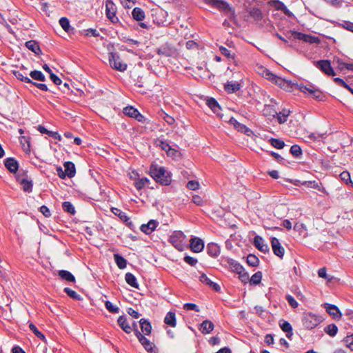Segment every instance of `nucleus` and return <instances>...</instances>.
<instances>
[{
	"mask_svg": "<svg viewBox=\"0 0 353 353\" xmlns=\"http://www.w3.org/2000/svg\"><path fill=\"white\" fill-rule=\"evenodd\" d=\"M150 176L161 185H168L171 183V176L163 167L152 164L150 169Z\"/></svg>",
	"mask_w": 353,
	"mask_h": 353,
	"instance_id": "obj_1",
	"label": "nucleus"
},
{
	"mask_svg": "<svg viewBox=\"0 0 353 353\" xmlns=\"http://www.w3.org/2000/svg\"><path fill=\"white\" fill-rule=\"evenodd\" d=\"M261 69L263 70L262 74L263 77H265L267 79L274 82L283 90L291 91L294 86L297 88L296 85H299L298 83H292L290 81L274 75L270 70L265 68H261Z\"/></svg>",
	"mask_w": 353,
	"mask_h": 353,
	"instance_id": "obj_2",
	"label": "nucleus"
},
{
	"mask_svg": "<svg viewBox=\"0 0 353 353\" xmlns=\"http://www.w3.org/2000/svg\"><path fill=\"white\" fill-rule=\"evenodd\" d=\"M296 86L297 89L300 91L312 95L313 98L319 101L323 100L324 97L321 91L312 84L308 83L307 85H304L303 83H300L299 85H296Z\"/></svg>",
	"mask_w": 353,
	"mask_h": 353,
	"instance_id": "obj_3",
	"label": "nucleus"
},
{
	"mask_svg": "<svg viewBox=\"0 0 353 353\" xmlns=\"http://www.w3.org/2000/svg\"><path fill=\"white\" fill-rule=\"evenodd\" d=\"M185 236L181 231H175L170 236V243L178 250L182 251L185 247Z\"/></svg>",
	"mask_w": 353,
	"mask_h": 353,
	"instance_id": "obj_4",
	"label": "nucleus"
},
{
	"mask_svg": "<svg viewBox=\"0 0 353 353\" xmlns=\"http://www.w3.org/2000/svg\"><path fill=\"white\" fill-rule=\"evenodd\" d=\"M323 319L321 316L312 313H306L303 317V324L306 329L312 330L318 326Z\"/></svg>",
	"mask_w": 353,
	"mask_h": 353,
	"instance_id": "obj_5",
	"label": "nucleus"
},
{
	"mask_svg": "<svg viewBox=\"0 0 353 353\" xmlns=\"http://www.w3.org/2000/svg\"><path fill=\"white\" fill-rule=\"evenodd\" d=\"M204 3L219 9L220 11L225 12L226 13L234 15V12L230 8V5L223 0H203Z\"/></svg>",
	"mask_w": 353,
	"mask_h": 353,
	"instance_id": "obj_6",
	"label": "nucleus"
},
{
	"mask_svg": "<svg viewBox=\"0 0 353 353\" xmlns=\"http://www.w3.org/2000/svg\"><path fill=\"white\" fill-rule=\"evenodd\" d=\"M109 63L112 68L124 72L127 69V64L123 63L121 57L117 53L111 52L109 54Z\"/></svg>",
	"mask_w": 353,
	"mask_h": 353,
	"instance_id": "obj_7",
	"label": "nucleus"
},
{
	"mask_svg": "<svg viewBox=\"0 0 353 353\" xmlns=\"http://www.w3.org/2000/svg\"><path fill=\"white\" fill-rule=\"evenodd\" d=\"M132 325L135 327V334L138 338L139 342L141 343V345L143 346V347L148 352L152 353L153 351V344L148 339L143 336L140 332H139V330H137V324L136 322H133Z\"/></svg>",
	"mask_w": 353,
	"mask_h": 353,
	"instance_id": "obj_8",
	"label": "nucleus"
},
{
	"mask_svg": "<svg viewBox=\"0 0 353 353\" xmlns=\"http://www.w3.org/2000/svg\"><path fill=\"white\" fill-rule=\"evenodd\" d=\"M116 6L112 0H106L105 1V14L106 17L112 23L119 21L118 17L116 16Z\"/></svg>",
	"mask_w": 353,
	"mask_h": 353,
	"instance_id": "obj_9",
	"label": "nucleus"
},
{
	"mask_svg": "<svg viewBox=\"0 0 353 353\" xmlns=\"http://www.w3.org/2000/svg\"><path fill=\"white\" fill-rule=\"evenodd\" d=\"M315 65L328 76H334L336 74L331 66L330 61L328 60L318 61L315 63Z\"/></svg>",
	"mask_w": 353,
	"mask_h": 353,
	"instance_id": "obj_10",
	"label": "nucleus"
},
{
	"mask_svg": "<svg viewBox=\"0 0 353 353\" xmlns=\"http://www.w3.org/2000/svg\"><path fill=\"white\" fill-rule=\"evenodd\" d=\"M271 245L274 254L282 259L285 253V250L281 246L279 240L276 237H272L271 239Z\"/></svg>",
	"mask_w": 353,
	"mask_h": 353,
	"instance_id": "obj_11",
	"label": "nucleus"
},
{
	"mask_svg": "<svg viewBox=\"0 0 353 353\" xmlns=\"http://www.w3.org/2000/svg\"><path fill=\"white\" fill-rule=\"evenodd\" d=\"M176 52V49L168 43L161 46L157 50L159 55L167 57H173L175 55Z\"/></svg>",
	"mask_w": 353,
	"mask_h": 353,
	"instance_id": "obj_12",
	"label": "nucleus"
},
{
	"mask_svg": "<svg viewBox=\"0 0 353 353\" xmlns=\"http://www.w3.org/2000/svg\"><path fill=\"white\" fill-rule=\"evenodd\" d=\"M159 225V222L156 220H150L146 224H142L140 227L141 232L145 234H150Z\"/></svg>",
	"mask_w": 353,
	"mask_h": 353,
	"instance_id": "obj_13",
	"label": "nucleus"
},
{
	"mask_svg": "<svg viewBox=\"0 0 353 353\" xmlns=\"http://www.w3.org/2000/svg\"><path fill=\"white\" fill-rule=\"evenodd\" d=\"M323 307L326 310L327 312L332 316L334 319L336 320L341 319V313L335 305L324 303Z\"/></svg>",
	"mask_w": 353,
	"mask_h": 353,
	"instance_id": "obj_14",
	"label": "nucleus"
},
{
	"mask_svg": "<svg viewBox=\"0 0 353 353\" xmlns=\"http://www.w3.org/2000/svg\"><path fill=\"white\" fill-rule=\"evenodd\" d=\"M17 181L22 185V188L23 191L27 192H30L32 190V181L31 180H28V179L24 176H21L18 174L17 176Z\"/></svg>",
	"mask_w": 353,
	"mask_h": 353,
	"instance_id": "obj_15",
	"label": "nucleus"
},
{
	"mask_svg": "<svg viewBox=\"0 0 353 353\" xmlns=\"http://www.w3.org/2000/svg\"><path fill=\"white\" fill-rule=\"evenodd\" d=\"M254 246L261 252L263 253H266L269 252V247L267 243H265L263 239L260 236H256L254 238Z\"/></svg>",
	"mask_w": 353,
	"mask_h": 353,
	"instance_id": "obj_16",
	"label": "nucleus"
},
{
	"mask_svg": "<svg viewBox=\"0 0 353 353\" xmlns=\"http://www.w3.org/2000/svg\"><path fill=\"white\" fill-rule=\"evenodd\" d=\"M190 248L194 252H200L204 248V243L202 239L194 237L190 240Z\"/></svg>",
	"mask_w": 353,
	"mask_h": 353,
	"instance_id": "obj_17",
	"label": "nucleus"
},
{
	"mask_svg": "<svg viewBox=\"0 0 353 353\" xmlns=\"http://www.w3.org/2000/svg\"><path fill=\"white\" fill-rule=\"evenodd\" d=\"M199 281L210 286V288H212L214 290H215L216 292H219L220 290H221V288L219 286V284H217L216 283H214L213 281H211V279L210 278L208 277V276L204 274V273H202L200 276H199Z\"/></svg>",
	"mask_w": 353,
	"mask_h": 353,
	"instance_id": "obj_18",
	"label": "nucleus"
},
{
	"mask_svg": "<svg viewBox=\"0 0 353 353\" xmlns=\"http://www.w3.org/2000/svg\"><path fill=\"white\" fill-rule=\"evenodd\" d=\"M207 105L214 112V113L219 117H222V114H221V108L218 102L214 98L208 99Z\"/></svg>",
	"mask_w": 353,
	"mask_h": 353,
	"instance_id": "obj_19",
	"label": "nucleus"
},
{
	"mask_svg": "<svg viewBox=\"0 0 353 353\" xmlns=\"http://www.w3.org/2000/svg\"><path fill=\"white\" fill-rule=\"evenodd\" d=\"M6 168L11 172L15 173L19 168L18 162L14 158H7L4 161Z\"/></svg>",
	"mask_w": 353,
	"mask_h": 353,
	"instance_id": "obj_20",
	"label": "nucleus"
},
{
	"mask_svg": "<svg viewBox=\"0 0 353 353\" xmlns=\"http://www.w3.org/2000/svg\"><path fill=\"white\" fill-rule=\"evenodd\" d=\"M119 325L121 328L126 333H130L133 329L134 330L135 327L133 326V328L129 325L127 321L126 317L124 316H121L119 317L117 320Z\"/></svg>",
	"mask_w": 353,
	"mask_h": 353,
	"instance_id": "obj_21",
	"label": "nucleus"
},
{
	"mask_svg": "<svg viewBox=\"0 0 353 353\" xmlns=\"http://www.w3.org/2000/svg\"><path fill=\"white\" fill-rule=\"evenodd\" d=\"M214 323L209 321V320H205L201 323L199 330L203 334H209L214 330Z\"/></svg>",
	"mask_w": 353,
	"mask_h": 353,
	"instance_id": "obj_22",
	"label": "nucleus"
},
{
	"mask_svg": "<svg viewBox=\"0 0 353 353\" xmlns=\"http://www.w3.org/2000/svg\"><path fill=\"white\" fill-rule=\"evenodd\" d=\"M302 185H304L307 188L316 189L320 192H325V188L322 186L321 183L316 181H305L301 183Z\"/></svg>",
	"mask_w": 353,
	"mask_h": 353,
	"instance_id": "obj_23",
	"label": "nucleus"
},
{
	"mask_svg": "<svg viewBox=\"0 0 353 353\" xmlns=\"http://www.w3.org/2000/svg\"><path fill=\"white\" fill-rule=\"evenodd\" d=\"M207 251L210 256L216 257L220 254V248L216 243H210L207 246Z\"/></svg>",
	"mask_w": 353,
	"mask_h": 353,
	"instance_id": "obj_24",
	"label": "nucleus"
},
{
	"mask_svg": "<svg viewBox=\"0 0 353 353\" xmlns=\"http://www.w3.org/2000/svg\"><path fill=\"white\" fill-rule=\"evenodd\" d=\"M241 85L236 81L228 82L224 85V89L228 93H234L239 90Z\"/></svg>",
	"mask_w": 353,
	"mask_h": 353,
	"instance_id": "obj_25",
	"label": "nucleus"
},
{
	"mask_svg": "<svg viewBox=\"0 0 353 353\" xmlns=\"http://www.w3.org/2000/svg\"><path fill=\"white\" fill-rule=\"evenodd\" d=\"M159 145L161 148L162 150H165L167 154L170 156H175L177 153V151L170 145L168 143L165 141L160 140L159 143Z\"/></svg>",
	"mask_w": 353,
	"mask_h": 353,
	"instance_id": "obj_26",
	"label": "nucleus"
},
{
	"mask_svg": "<svg viewBox=\"0 0 353 353\" xmlns=\"http://www.w3.org/2000/svg\"><path fill=\"white\" fill-rule=\"evenodd\" d=\"M63 166L68 177L72 178L75 175L76 169L74 164L72 162L66 161L64 163Z\"/></svg>",
	"mask_w": 353,
	"mask_h": 353,
	"instance_id": "obj_27",
	"label": "nucleus"
},
{
	"mask_svg": "<svg viewBox=\"0 0 353 353\" xmlns=\"http://www.w3.org/2000/svg\"><path fill=\"white\" fill-rule=\"evenodd\" d=\"M293 34H295L297 35V38L300 40H303L305 42H309L310 43H316L317 41H319V39L318 38L315 37H312L311 35H309V34H303V33H300V32H293Z\"/></svg>",
	"mask_w": 353,
	"mask_h": 353,
	"instance_id": "obj_28",
	"label": "nucleus"
},
{
	"mask_svg": "<svg viewBox=\"0 0 353 353\" xmlns=\"http://www.w3.org/2000/svg\"><path fill=\"white\" fill-rule=\"evenodd\" d=\"M164 323L171 327H174L176 325L175 313L173 312H168L164 318Z\"/></svg>",
	"mask_w": 353,
	"mask_h": 353,
	"instance_id": "obj_29",
	"label": "nucleus"
},
{
	"mask_svg": "<svg viewBox=\"0 0 353 353\" xmlns=\"http://www.w3.org/2000/svg\"><path fill=\"white\" fill-rule=\"evenodd\" d=\"M125 279L128 285L134 288L139 289V285L137 282V278L133 274L130 272L126 273L125 276Z\"/></svg>",
	"mask_w": 353,
	"mask_h": 353,
	"instance_id": "obj_30",
	"label": "nucleus"
},
{
	"mask_svg": "<svg viewBox=\"0 0 353 353\" xmlns=\"http://www.w3.org/2000/svg\"><path fill=\"white\" fill-rule=\"evenodd\" d=\"M139 323L142 332L145 335H149L152 330L150 323L144 319H141L139 321Z\"/></svg>",
	"mask_w": 353,
	"mask_h": 353,
	"instance_id": "obj_31",
	"label": "nucleus"
},
{
	"mask_svg": "<svg viewBox=\"0 0 353 353\" xmlns=\"http://www.w3.org/2000/svg\"><path fill=\"white\" fill-rule=\"evenodd\" d=\"M290 114V110H288V109H283L281 111H280L279 112H277V114H276V116L279 123L281 124V123H284L285 122H286Z\"/></svg>",
	"mask_w": 353,
	"mask_h": 353,
	"instance_id": "obj_32",
	"label": "nucleus"
},
{
	"mask_svg": "<svg viewBox=\"0 0 353 353\" xmlns=\"http://www.w3.org/2000/svg\"><path fill=\"white\" fill-rule=\"evenodd\" d=\"M250 17H252L254 21L258 22L263 19V14L260 9L253 8L249 12Z\"/></svg>",
	"mask_w": 353,
	"mask_h": 353,
	"instance_id": "obj_33",
	"label": "nucleus"
},
{
	"mask_svg": "<svg viewBox=\"0 0 353 353\" xmlns=\"http://www.w3.org/2000/svg\"><path fill=\"white\" fill-rule=\"evenodd\" d=\"M26 46L28 49H29L36 54H39L41 52L38 43H37L35 41L31 40L27 41L26 43Z\"/></svg>",
	"mask_w": 353,
	"mask_h": 353,
	"instance_id": "obj_34",
	"label": "nucleus"
},
{
	"mask_svg": "<svg viewBox=\"0 0 353 353\" xmlns=\"http://www.w3.org/2000/svg\"><path fill=\"white\" fill-rule=\"evenodd\" d=\"M59 276L63 280H65L69 282H74L75 278L74 275L67 270H60L59 272Z\"/></svg>",
	"mask_w": 353,
	"mask_h": 353,
	"instance_id": "obj_35",
	"label": "nucleus"
},
{
	"mask_svg": "<svg viewBox=\"0 0 353 353\" xmlns=\"http://www.w3.org/2000/svg\"><path fill=\"white\" fill-rule=\"evenodd\" d=\"M133 18L137 21H142L145 18V13L140 8H134L132 12Z\"/></svg>",
	"mask_w": 353,
	"mask_h": 353,
	"instance_id": "obj_36",
	"label": "nucleus"
},
{
	"mask_svg": "<svg viewBox=\"0 0 353 353\" xmlns=\"http://www.w3.org/2000/svg\"><path fill=\"white\" fill-rule=\"evenodd\" d=\"M114 261L119 269H124L127 265V261L119 254L114 255Z\"/></svg>",
	"mask_w": 353,
	"mask_h": 353,
	"instance_id": "obj_37",
	"label": "nucleus"
},
{
	"mask_svg": "<svg viewBox=\"0 0 353 353\" xmlns=\"http://www.w3.org/2000/svg\"><path fill=\"white\" fill-rule=\"evenodd\" d=\"M324 331L329 336L334 337L336 335V334L338 332V327L335 324L332 323V324L327 325L324 328Z\"/></svg>",
	"mask_w": 353,
	"mask_h": 353,
	"instance_id": "obj_38",
	"label": "nucleus"
},
{
	"mask_svg": "<svg viewBox=\"0 0 353 353\" xmlns=\"http://www.w3.org/2000/svg\"><path fill=\"white\" fill-rule=\"evenodd\" d=\"M229 265H230L231 270L237 274L241 273V272H243V270H244V268H243V266L240 263H239L238 262H236L234 260H231L229 262Z\"/></svg>",
	"mask_w": 353,
	"mask_h": 353,
	"instance_id": "obj_39",
	"label": "nucleus"
},
{
	"mask_svg": "<svg viewBox=\"0 0 353 353\" xmlns=\"http://www.w3.org/2000/svg\"><path fill=\"white\" fill-rule=\"evenodd\" d=\"M14 74L17 79L21 81L28 83H32V80L27 77L26 74H23L20 70L14 71Z\"/></svg>",
	"mask_w": 353,
	"mask_h": 353,
	"instance_id": "obj_40",
	"label": "nucleus"
},
{
	"mask_svg": "<svg viewBox=\"0 0 353 353\" xmlns=\"http://www.w3.org/2000/svg\"><path fill=\"white\" fill-rule=\"evenodd\" d=\"M30 76L34 80L40 81H46L45 75L41 71L39 70L31 71L30 73Z\"/></svg>",
	"mask_w": 353,
	"mask_h": 353,
	"instance_id": "obj_41",
	"label": "nucleus"
},
{
	"mask_svg": "<svg viewBox=\"0 0 353 353\" xmlns=\"http://www.w3.org/2000/svg\"><path fill=\"white\" fill-rule=\"evenodd\" d=\"M29 328L38 338L44 342L46 341V339L44 334L39 331L37 327L32 323H29Z\"/></svg>",
	"mask_w": 353,
	"mask_h": 353,
	"instance_id": "obj_42",
	"label": "nucleus"
},
{
	"mask_svg": "<svg viewBox=\"0 0 353 353\" xmlns=\"http://www.w3.org/2000/svg\"><path fill=\"white\" fill-rule=\"evenodd\" d=\"M262 279V273L260 271L254 273L250 279L251 285H258L261 283Z\"/></svg>",
	"mask_w": 353,
	"mask_h": 353,
	"instance_id": "obj_43",
	"label": "nucleus"
},
{
	"mask_svg": "<svg viewBox=\"0 0 353 353\" xmlns=\"http://www.w3.org/2000/svg\"><path fill=\"white\" fill-rule=\"evenodd\" d=\"M263 114L265 116L275 117L277 112L274 109L272 105H265L263 110Z\"/></svg>",
	"mask_w": 353,
	"mask_h": 353,
	"instance_id": "obj_44",
	"label": "nucleus"
},
{
	"mask_svg": "<svg viewBox=\"0 0 353 353\" xmlns=\"http://www.w3.org/2000/svg\"><path fill=\"white\" fill-rule=\"evenodd\" d=\"M63 210L71 214H74L75 209L73 205L69 201H64L62 203Z\"/></svg>",
	"mask_w": 353,
	"mask_h": 353,
	"instance_id": "obj_45",
	"label": "nucleus"
},
{
	"mask_svg": "<svg viewBox=\"0 0 353 353\" xmlns=\"http://www.w3.org/2000/svg\"><path fill=\"white\" fill-rule=\"evenodd\" d=\"M139 111L132 106H128L123 109V113L130 117L134 118Z\"/></svg>",
	"mask_w": 353,
	"mask_h": 353,
	"instance_id": "obj_46",
	"label": "nucleus"
},
{
	"mask_svg": "<svg viewBox=\"0 0 353 353\" xmlns=\"http://www.w3.org/2000/svg\"><path fill=\"white\" fill-rule=\"evenodd\" d=\"M230 123L234 125V128L239 131L246 132L248 130V128L245 125L239 123L236 119L233 118L230 119Z\"/></svg>",
	"mask_w": 353,
	"mask_h": 353,
	"instance_id": "obj_47",
	"label": "nucleus"
},
{
	"mask_svg": "<svg viewBox=\"0 0 353 353\" xmlns=\"http://www.w3.org/2000/svg\"><path fill=\"white\" fill-rule=\"evenodd\" d=\"M150 180L148 178L139 179L134 183V185L137 190H141L145 185L149 183Z\"/></svg>",
	"mask_w": 353,
	"mask_h": 353,
	"instance_id": "obj_48",
	"label": "nucleus"
},
{
	"mask_svg": "<svg viewBox=\"0 0 353 353\" xmlns=\"http://www.w3.org/2000/svg\"><path fill=\"white\" fill-rule=\"evenodd\" d=\"M290 153L295 157H299L302 154V150L298 145H293L290 148Z\"/></svg>",
	"mask_w": 353,
	"mask_h": 353,
	"instance_id": "obj_49",
	"label": "nucleus"
},
{
	"mask_svg": "<svg viewBox=\"0 0 353 353\" xmlns=\"http://www.w3.org/2000/svg\"><path fill=\"white\" fill-rule=\"evenodd\" d=\"M59 24L61 26V28L65 31L69 32L70 26V21L68 18L66 17H61L59 19Z\"/></svg>",
	"mask_w": 353,
	"mask_h": 353,
	"instance_id": "obj_50",
	"label": "nucleus"
},
{
	"mask_svg": "<svg viewBox=\"0 0 353 353\" xmlns=\"http://www.w3.org/2000/svg\"><path fill=\"white\" fill-rule=\"evenodd\" d=\"M247 263L249 265L255 267L259 264V259L254 254H249L247 257Z\"/></svg>",
	"mask_w": 353,
	"mask_h": 353,
	"instance_id": "obj_51",
	"label": "nucleus"
},
{
	"mask_svg": "<svg viewBox=\"0 0 353 353\" xmlns=\"http://www.w3.org/2000/svg\"><path fill=\"white\" fill-rule=\"evenodd\" d=\"M270 141L271 145L277 149H282L285 145V143L278 139L272 138Z\"/></svg>",
	"mask_w": 353,
	"mask_h": 353,
	"instance_id": "obj_52",
	"label": "nucleus"
},
{
	"mask_svg": "<svg viewBox=\"0 0 353 353\" xmlns=\"http://www.w3.org/2000/svg\"><path fill=\"white\" fill-rule=\"evenodd\" d=\"M318 275L321 278H323L327 280V282H331L333 279V276H330L327 274V271L325 268H320L318 271Z\"/></svg>",
	"mask_w": 353,
	"mask_h": 353,
	"instance_id": "obj_53",
	"label": "nucleus"
},
{
	"mask_svg": "<svg viewBox=\"0 0 353 353\" xmlns=\"http://www.w3.org/2000/svg\"><path fill=\"white\" fill-rule=\"evenodd\" d=\"M64 292L72 299L79 300L80 299V295L78 294L74 290L69 288H65L64 289Z\"/></svg>",
	"mask_w": 353,
	"mask_h": 353,
	"instance_id": "obj_54",
	"label": "nucleus"
},
{
	"mask_svg": "<svg viewBox=\"0 0 353 353\" xmlns=\"http://www.w3.org/2000/svg\"><path fill=\"white\" fill-rule=\"evenodd\" d=\"M343 342L345 343L347 347H348L351 351H353V334L345 337L343 339Z\"/></svg>",
	"mask_w": 353,
	"mask_h": 353,
	"instance_id": "obj_55",
	"label": "nucleus"
},
{
	"mask_svg": "<svg viewBox=\"0 0 353 353\" xmlns=\"http://www.w3.org/2000/svg\"><path fill=\"white\" fill-rule=\"evenodd\" d=\"M105 305L106 309L112 312V313H118L119 312V307L116 305H113L110 301H106L105 303Z\"/></svg>",
	"mask_w": 353,
	"mask_h": 353,
	"instance_id": "obj_56",
	"label": "nucleus"
},
{
	"mask_svg": "<svg viewBox=\"0 0 353 353\" xmlns=\"http://www.w3.org/2000/svg\"><path fill=\"white\" fill-rule=\"evenodd\" d=\"M337 63H338V66L340 70H343V69L345 68L348 70L353 71V63H344L339 60L337 61Z\"/></svg>",
	"mask_w": 353,
	"mask_h": 353,
	"instance_id": "obj_57",
	"label": "nucleus"
},
{
	"mask_svg": "<svg viewBox=\"0 0 353 353\" xmlns=\"http://www.w3.org/2000/svg\"><path fill=\"white\" fill-rule=\"evenodd\" d=\"M83 34L86 37H97L99 36V32L96 29H92V28L84 30Z\"/></svg>",
	"mask_w": 353,
	"mask_h": 353,
	"instance_id": "obj_58",
	"label": "nucleus"
},
{
	"mask_svg": "<svg viewBox=\"0 0 353 353\" xmlns=\"http://www.w3.org/2000/svg\"><path fill=\"white\" fill-rule=\"evenodd\" d=\"M279 325H280L281 330L283 332H287V331H292V325L288 321L282 320V321H280Z\"/></svg>",
	"mask_w": 353,
	"mask_h": 353,
	"instance_id": "obj_59",
	"label": "nucleus"
},
{
	"mask_svg": "<svg viewBox=\"0 0 353 353\" xmlns=\"http://www.w3.org/2000/svg\"><path fill=\"white\" fill-rule=\"evenodd\" d=\"M285 299H286L288 303H289V305L292 307L296 308L299 306L298 302L294 299V298L292 295L287 294L285 296Z\"/></svg>",
	"mask_w": 353,
	"mask_h": 353,
	"instance_id": "obj_60",
	"label": "nucleus"
},
{
	"mask_svg": "<svg viewBox=\"0 0 353 353\" xmlns=\"http://www.w3.org/2000/svg\"><path fill=\"white\" fill-rule=\"evenodd\" d=\"M112 212L115 214L120 217L121 220L126 221L128 219V216H126L125 213L122 212L118 208H112Z\"/></svg>",
	"mask_w": 353,
	"mask_h": 353,
	"instance_id": "obj_61",
	"label": "nucleus"
},
{
	"mask_svg": "<svg viewBox=\"0 0 353 353\" xmlns=\"http://www.w3.org/2000/svg\"><path fill=\"white\" fill-rule=\"evenodd\" d=\"M219 50L222 54L225 56L228 59H234V53H232L230 50L223 46L219 48Z\"/></svg>",
	"mask_w": 353,
	"mask_h": 353,
	"instance_id": "obj_62",
	"label": "nucleus"
},
{
	"mask_svg": "<svg viewBox=\"0 0 353 353\" xmlns=\"http://www.w3.org/2000/svg\"><path fill=\"white\" fill-rule=\"evenodd\" d=\"M340 177L342 181H345L347 184H352V181L350 179V174L348 172L344 171L340 174Z\"/></svg>",
	"mask_w": 353,
	"mask_h": 353,
	"instance_id": "obj_63",
	"label": "nucleus"
},
{
	"mask_svg": "<svg viewBox=\"0 0 353 353\" xmlns=\"http://www.w3.org/2000/svg\"><path fill=\"white\" fill-rule=\"evenodd\" d=\"M183 309L185 310H187V311H188V310H194L196 312H199V307L196 304H194V303H185L183 305Z\"/></svg>",
	"mask_w": 353,
	"mask_h": 353,
	"instance_id": "obj_64",
	"label": "nucleus"
}]
</instances>
